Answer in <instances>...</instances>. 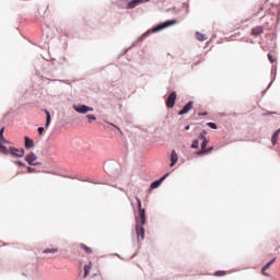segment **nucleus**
I'll return each mask as SVG.
<instances>
[{"mask_svg": "<svg viewBox=\"0 0 280 280\" xmlns=\"http://www.w3.org/2000/svg\"><path fill=\"white\" fill-rule=\"evenodd\" d=\"M176 23H177L176 20H167L161 24H158L152 30L147 31L140 37H138L137 42L141 43V40H145V38H148V36H150V34H156V32H162V30L172 27V25H176Z\"/></svg>", "mask_w": 280, "mask_h": 280, "instance_id": "nucleus-1", "label": "nucleus"}, {"mask_svg": "<svg viewBox=\"0 0 280 280\" xmlns=\"http://www.w3.org/2000/svg\"><path fill=\"white\" fill-rule=\"evenodd\" d=\"M136 200L138 202V209H139V217H140V237L141 240H145V228H143V224H145V209L141 208V199L136 197Z\"/></svg>", "mask_w": 280, "mask_h": 280, "instance_id": "nucleus-2", "label": "nucleus"}, {"mask_svg": "<svg viewBox=\"0 0 280 280\" xmlns=\"http://www.w3.org/2000/svg\"><path fill=\"white\" fill-rule=\"evenodd\" d=\"M150 0H131L126 5L118 2V5L122 8V10H135L137 5H141V3H148Z\"/></svg>", "mask_w": 280, "mask_h": 280, "instance_id": "nucleus-3", "label": "nucleus"}, {"mask_svg": "<svg viewBox=\"0 0 280 280\" xmlns=\"http://www.w3.org/2000/svg\"><path fill=\"white\" fill-rule=\"evenodd\" d=\"M9 154H11V156H15L16 159H23V156H25V149L10 147Z\"/></svg>", "mask_w": 280, "mask_h": 280, "instance_id": "nucleus-4", "label": "nucleus"}, {"mask_svg": "<svg viewBox=\"0 0 280 280\" xmlns=\"http://www.w3.org/2000/svg\"><path fill=\"white\" fill-rule=\"evenodd\" d=\"M73 108L77 113H80L81 115H86V113H93V107H90L88 105H74Z\"/></svg>", "mask_w": 280, "mask_h": 280, "instance_id": "nucleus-5", "label": "nucleus"}, {"mask_svg": "<svg viewBox=\"0 0 280 280\" xmlns=\"http://www.w3.org/2000/svg\"><path fill=\"white\" fill-rule=\"evenodd\" d=\"M175 104H176V92H172L166 100V106L167 108H174Z\"/></svg>", "mask_w": 280, "mask_h": 280, "instance_id": "nucleus-6", "label": "nucleus"}, {"mask_svg": "<svg viewBox=\"0 0 280 280\" xmlns=\"http://www.w3.org/2000/svg\"><path fill=\"white\" fill-rule=\"evenodd\" d=\"M170 176V173H166L165 175H163L160 179L151 183V188L152 189H159V187H161V184L163 183V180H165V178H167Z\"/></svg>", "mask_w": 280, "mask_h": 280, "instance_id": "nucleus-7", "label": "nucleus"}, {"mask_svg": "<svg viewBox=\"0 0 280 280\" xmlns=\"http://www.w3.org/2000/svg\"><path fill=\"white\" fill-rule=\"evenodd\" d=\"M194 108V101L188 102L182 110L178 112V115H187L188 112Z\"/></svg>", "mask_w": 280, "mask_h": 280, "instance_id": "nucleus-8", "label": "nucleus"}, {"mask_svg": "<svg viewBox=\"0 0 280 280\" xmlns=\"http://www.w3.org/2000/svg\"><path fill=\"white\" fill-rule=\"evenodd\" d=\"M37 159H38V156L34 152H31V153L25 155V161L30 165H34V161H36Z\"/></svg>", "mask_w": 280, "mask_h": 280, "instance_id": "nucleus-9", "label": "nucleus"}, {"mask_svg": "<svg viewBox=\"0 0 280 280\" xmlns=\"http://www.w3.org/2000/svg\"><path fill=\"white\" fill-rule=\"evenodd\" d=\"M170 167H174L176 163H178V153H176V150H173L170 156Z\"/></svg>", "mask_w": 280, "mask_h": 280, "instance_id": "nucleus-10", "label": "nucleus"}, {"mask_svg": "<svg viewBox=\"0 0 280 280\" xmlns=\"http://www.w3.org/2000/svg\"><path fill=\"white\" fill-rule=\"evenodd\" d=\"M24 145L26 150L34 148V140H32L30 137H24Z\"/></svg>", "mask_w": 280, "mask_h": 280, "instance_id": "nucleus-11", "label": "nucleus"}, {"mask_svg": "<svg viewBox=\"0 0 280 280\" xmlns=\"http://www.w3.org/2000/svg\"><path fill=\"white\" fill-rule=\"evenodd\" d=\"M273 261H277V257L272 258V260H270L269 262H267L262 269H261V272L265 277H270V275L264 272V270H268L270 268V266H272Z\"/></svg>", "mask_w": 280, "mask_h": 280, "instance_id": "nucleus-12", "label": "nucleus"}, {"mask_svg": "<svg viewBox=\"0 0 280 280\" xmlns=\"http://www.w3.org/2000/svg\"><path fill=\"white\" fill-rule=\"evenodd\" d=\"M279 133H280V129L276 130L272 136H271V143L272 145H277L278 141H279Z\"/></svg>", "mask_w": 280, "mask_h": 280, "instance_id": "nucleus-13", "label": "nucleus"}, {"mask_svg": "<svg viewBox=\"0 0 280 280\" xmlns=\"http://www.w3.org/2000/svg\"><path fill=\"white\" fill-rule=\"evenodd\" d=\"M260 34H264V27L262 26H256L252 30L253 36H259Z\"/></svg>", "mask_w": 280, "mask_h": 280, "instance_id": "nucleus-14", "label": "nucleus"}, {"mask_svg": "<svg viewBox=\"0 0 280 280\" xmlns=\"http://www.w3.org/2000/svg\"><path fill=\"white\" fill-rule=\"evenodd\" d=\"M271 75H273V77H272V79H271V81H270V83H269V85H268L267 89H270V86H272V82H275V80H276V78H277V66H273V67H272V69H271Z\"/></svg>", "mask_w": 280, "mask_h": 280, "instance_id": "nucleus-15", "label": "nucleus"}, {"mask_svg": "<svg viewBox=\"0 0 280 280\" xmlns=\"http://www.w3.org/2000/svg\"><path fill=\"white\" fill-rule=\"evenodd\" d=\"M196 38L197 40H199L200 43H205V40H207V35L200 33V32H197L196 33Z\"/></svg>", "mask_w": 280, "mask_h": 280, "instance_id": "nucleus-16", "label": "nucleus"}, {"mask_svg": "<svg viewBox=\"0 0 280 280\" xmlns=\"http://www.w3.org/2000/svg\"><path fill=\"white\" fill-rule=\"evenodd\" d=\"M46 113V124H45V128H49V124H51V114L49 113V110H45Z\"/></svg>", "mask_w": 280, "mask_h": 280, "instance_id": "nucleus-17", "label": "nucleus"}, {"mask_svg": "<svg viewBox=\"0 0 280 280\" xmlns=\"http://www.w3.org/2000/svg\"><path fill=\"white\" fill-rule=\"evenodd\" d=\"M5 131V127L0 129V143H8V140L3 137V132Z\"/></svg>", "mask_w": 280, "mask_h": 280, "instance_id": "nucleus-18", "label": "nucleus"}, {"mask_svg": "<svg viewBox=\"0 0 280 280\" xmlns=\"http://www.w3.org/2000/svg\"><path fill=\"white\" fill-rule=\"evenodd\" d=\"M0 152H2V154H10V149H8V147L0 143Z\"/></svg>", "mask_w": 280, "mask_h": 280, "instance_id": "nucleus-19", "label": "nucleus"}, {"mask_svg": "<svg viewBox=\"0 0 280 280\" xmlns=\"http://www.w3.org/2000/svg\"><path fill=\"white\" fill-rule=\"evenodd\" d=\"M91 273V264L84 266V279Z\"/></svg>", "mask_w": 280, "mask_h": 280, "instance_id": "nucleus-20", "label": "nucleus"}, {"mask_svg": "<svg viewBox=\"0 0 280 280\" xmlns=\"http://www.w3.org/2000/svg\"><path fill=\"white\" fill-rule=\"evenodd\" d=\"M80 248L85 250V253H88L89 255H91V253H93V249H91V247H89V246H86L84 244H80Z\"/></svg>", "mask_w": 280, "mask_h": 280, "instance_id": "nucleus-21", "label": "nucleus"}, {"mask_svg": "<svg viewBox=\"0 0 280 280\" xmlns=\"http://www.w3.org/2000/svg\"><path fill=\"white\" fill-rule=\"evenodd\" d=\"M54 254V253H58V248H46L43 250V254L44 255H47V254Z\"/></svg>", "mask_w": 280, "mask_h": 280, "instance_id": "nucleus-22", "label": "nucleus"}, {"mask_svg": "<svg viewBox=\"0 0 280 280\" xmlns=\"http://www.w3.org/2000/svg\"><path fill=\"white\" fill-rule=\"evenodd\" d=\"M208 128H211L212 130H218V125L215 122H207Z\"/></svg>", "mask_w": 280, "mask_h": 280, "instance_id": "nucleus-23", "label": "nucleus"}, {"mask_svg": "<svg viewBox=\"0 0 280 280\" xmlns=\"http://www.w3.org/2000/svg\"><path fill=\"white\" fill-rule=\"evenodd\" d=\"M199 145H200V143H199L198 140H194L192 143H191V148H192L194 150H198Z\"/></svg>", "mask_w": 280, "mask_h": 280, "instance_id": "nucleus-24", "label": "nucleus"}, {"mask_svg": "<svg viewBox=\"0 0 280 280\" xmlns=\"http://www.w3.org/2000/svg\"><path fill=\"white\" fill-rule=\"evenodd\" d=\"M208 143H209V139L202 140V142H201V150L207 149V144H208Z\"/></svg>", "mask_w": 280, "mask_h": 280, "instance_id": "nucleus-25", "label": "nucleus"}, {"mask_svg": "<svg viewBox=\"0 0 280 280\" xmlns=\"http://www.w3.org/2000/svg\"><path fill=\"white\" fill-rule=\"evenodd\" d=\"M80 180H82V183H92L93 185H102V183H97L91 179H80Z\"/></svg>", "mask_w": 280, "mask_h": 280, "instance_id": "nucleus-26", "label": "nucleus"}, {"mask_svg": "<svg viewBox=\"0 0 280 280\" xmlns=\"http://www.w3.org/2000/svg\"><path fill=\"white\" fill-rule=\"evenodd\" d=\"M199 139H202V141H205V139H207V131L202 130L201 133H199Z\"/></svg>", "mask_w": 280, "mask_h": 280, "instance_id": "nucleus-27", "label": "nucleus"}, {"mask_svg": "<svg viewBox=\"0 0 280 280\" xmlns=\"http://www.w3.org/2000/svg\"><path fill=\"white\" fill-rule=\"evenodd\" d=\"M12 163L14 165H19V167H25V163L21 162V161H12Z\"/></svg>", "mask_w": 280, "mask_h": 280, "instance_id": "nucleus-28", "label": "nucleus"}, {"mask_svg": "<svg viewBox=\"0 0 280 280\" xmlns=\"http://www.w3.org/2000/svg\"><path fill=\"white\" fill-rule=\"evenodd\" d=\"M226 275V271H217L215 277H224Z\"/></svg>", "mask_w": 280, "mask_h": 280, "instance_id": "nucleus-29", "label": "nucleus"}, {"mask_svg": "<svg viewBox=\"0 0 280 280\" xmlns=\"http://www.w3.org/2000/svg\"><path fill=\"white\" fill-rule=\"evenodd\" d=\"M109 126H113L114 128H116V130H118V132L121 135V129L117 127L115 124L109 122Z\"/></svg>", "mask_w": 280, "mask_h": 280, "instance_id": "nucleus-30", "label": "nucleus"}, {"mask_svg": "<svg viewBox=\"0 0 280 280\" xmlns=\"http://www.w3.org/2000/svg\"><path fill=\"white\" fill-rule=\"evenodd\" d=\"M37 132H38V135H43V132H45V128L44 127H38Z\"/></svg>", "mask_w": 280, "mask_h": 280, "instance_id": "nucleus-31", "label": "nucleus"}, {"mask_svg": "<svg viewBox=\"0 0 280 280\" xmlns=\"http://www.w3.org/2000/svg\"><path fill=\"white\" fill-rule=\"evenodd\" d=\"M27 172H28V174H32V173L36 172V168L28 166Z\"/></svg>", "mask_w": 280, "mask_h": 280, "instance_id": "nucleus-32", "label": "nucleus"}, {"mask_svg": "<svg viewBox=\"0 0 280 280\" xmlns=\"http://www.w3.org/2000/svg\"><path fill=\"white\" fill-rule=\"evenodd\" d=\"M86 118L88 119H92V121H95L97 119V117H95L93 115H88Z\"/></svg>", "mask_w": 280, "mask_h": 280, "instance_id": "nucleus-33", "label": "nucleus"}, {"mask_svg": "<svg viewBox=\"0 0 280 280\" xmlns=\"http://www.w3.org/2000/svg\"><path fill=\"white\" fill-rule=\"evenodd\" d=\"M267 57H268V60H269L270 62H275V58H272V55H271V54H268Z\"/></svg>", "mask_w": 280, "mask_h": 280, "instance_id": "nucleus-34", "label": "nucleus"}, {"mask_svg": "<svg viewBox=\"0 0 280 280\" xmlns=\"http://www.w3.org/2000/svg\"><path fill=\"white\" fill-rule=\"evenodd\" d=\"M205 150H206V154H209V153L213 152V147H210V148L205 149Z\"/></svg>", "mask_w": 280, "mask_h": 280, "instance_id": "nucleus-35", "label": "nucleus"}, {"mask_svg": "<svg viewBox=\"0 0 280 280\" xmlns=\"http://www.w3.org/2000/svg\"><path fill=\"white\" fill-rule=\"evenodd\" d=\"M197 154L200 156V155H202V154H207V152H206L205 149H202V150L198 151Z\"/></svg>", "mask_w": 280, "mask_h": 280, "instance_id": "nucleus-36", "label": "nucleus"}, {"mask_svg": "<svg viewBox=\"0 0 280 280\" xmlns=\"http://www.w3.org/2000/svg\"><path fill=\"white\" fill-rule=\"evenodd\" d=\"M105 172H106L107 174H110V166H109V165H106V166H105Z\"/></svg>", "mask_w": 280, "mask_h": 280, "instance_id": "nucleus-37", "label": "nucleus"}, {"mask_svg": "<svg viewBox=\"0 0 280 280\" xmlns=\"http://www.w3.org/2000/svg\"><path fill=\"white\" fill-rule=\"evenodd\" d=\"M132 47H135V44H132L130 47H128V48H125L124 49V54H126V51H128L129 49H132Z\"/></svg>", "mask_w": 280, "mask_h": 280, "instance_id": "nucleus-38", "label": "nucleus"}, {"mask_svg": "<svg viewBox=\"0 0 280 280\" xmlns=\"http://www.w3.org/2000/svg\"><path fill=\"white\" fill-rule=\"evenodd\" d=\"M132 47H135V44H132L130 47H128V48H125L124 49V54H126V51H128L129 49H132Z\"/></svg>", "mask_w": 280, "mask_h": 280, "instance_id": "nucleus-39", "label": "nucleus"}, {"mask_svg": "<svg viewBox=\"0 0 280 280\" xmlns=\"http://www.w3.org/2000/svg\"><path fill=\"white\" fill-rule=\"evenodd\" d=\"M199 115H201V116H207L208 115V113L207 112H205V113H199Z\"/></svg>", "mask_w": 280, "mask_h": 280, "instance_id": "nucleus-40", "label": "nucleus"}, {"mask_svg": "<svg viewBox=\"0 0 280 280\" xmlns=\"http://www.w3.org/2000/svg\"><path fill=\"white\" fill-rule=\"evenodd\" d=\"M37 165H40V162H33V166H37Z\"/></svg>", "mask_w": 280, "mask_h": 280, "instance_id": "nucleus-41", "label": "nucleus"}, {"mask_svg": "<svg viewBox=\"0 0 280 280\" xmlns=\"http://www.w3.org/2000/svg\"><path fill=\"white\" fill-rule=\"evenodd\" d=\"M136 229H137V235L139 237V225H137Z\"/></svg>", "mask_w": 280, "mask_h": 280, "instance_id": "nucleus-42", "label": "nucleus"}, {"mask_svg": "<svg viewBox=\"0 0 280 280\" xmlns=\"http://www.w3.org/2000/svg\"><path fill=\"white\" fill-rule=\"evenodd\" d=\"M52 82H65V81H62V80H52Z\"/></svg>", "mask_w": 280, "mask_h": 280, "instance_id": "nucleus-43", "label": "nucleus"}, {"mask_svg": "<svg viewBox=\"0 0 280 280\" xmlns=\"http://www.w3.org/2000/svg\"><path fill=\"white\" fill-rule=\"evenodd\" d=\"M185 130H189V125H187V126L185 127Z\"/></svg>", "mask_w": 280, "mask_h": 280, "instance_id": "nucleus-44", "label": "nucleus"}, {"mask_svg": "<svg viewBox=\"0 0 280 280\" xmlns=\"http://www.w3.org/2000/svg\"><path fill=\"white\" fill-rule=\"evenodd\" d=\"M120 191H124V194H126V190L124 188H120Z\"/></svg>", "mask_w": 280, "mask_h": 280, "instance_id": "nucleus-45", "label": "nucleus"}, {"mask_svg": "<svg viewBox=\"0 0 280 280\" xmlns=\"http://www.w3.org/2000/svg\"><path fill=\"white\" fill-rule=\"evenodd\" d=\"M276 113H268V115H275Z\"/></svg>", "mask_w": 280, "mask_h": 280, "instance_id": "nucleus-46", "label": "nucleus"}]
</instances>
